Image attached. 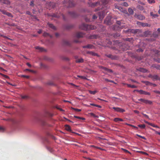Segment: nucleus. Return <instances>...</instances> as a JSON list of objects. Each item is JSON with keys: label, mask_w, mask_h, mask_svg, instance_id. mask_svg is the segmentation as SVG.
I'll list each match as a JSON object with an SVG mask.
<instances>
[{"label": "nucleus", "mask_w": 160, "mask_h": 160, "mask_svg": "<svg viewBox=\"0 0 160 160\" xmlns=\"http://www.w3.org/2000/svg\"><path fill=\"white\" fill-rule=\"evenodd\" d=\"M142 94L150 95V94L149 92H147L143 91Z\"/></svg>", "instance_id": "ea45409f"}, {"label": "nucleus", "mask_w": 160, "mask_h": 160, "mask_svg": "<svg viewBox=\"0 0 160 160\" xmlns=\"http://www.w3.org/2000/svg\"><path fill=\"white\" fill-rule=\"evenodd\" d=\"M25 71H29L31 72H32V73H35V71H34V70H30V69H26L25 70Z\"/></svg>", "instance_id": "79ce46f5"}, {"label": "nucleus", "mask_w": 160, "mask_h": 160, "mask_svg": "<svg viewBox=\"0 0 160 160\" xmlns=\"http://www.w3.org/2000/svg\"><path fill=\"white\" fill-rule=\"evenodd\" d=\"M124 85H126L127 86V87L128 88H131V84H126V83H123V84Z\"/></svg>", "instance_id": "4d7b16f0"}, {"label": "nucleus", "mask_w": 160, "mask_h": 160, "mask_svg": "<svg viewBox=\"0 0 160 160\" xmlns=\"http://www.w3.org/2000/svg\"><path fill=\"white\" fill-rule=\"evenodd\" d=\"M154 52H155V53L158 55H160V51H159L158 50H155Z\"/></svg>", "instance_id": "e433bc0d"}, {"label": "nucleus", "mask_w": 160, "mask_h": 160, "mask_svg": "<svg viewBox=\"0 0 160 160\" xmlns=\"http://www.w3.org/2000/svg\"><path fill=\"white\" fill-rule=\"evenodd\" d=\"M148 124L154 127V126H155V124H153V123H148Z\"/></svg>", "instance_id": "6e6d98bb"}, {"label": "nucleus", "mask_w": 160, "mask_h": 160, "mask_svg": "<svg viewBox=\"0 0 160 160\" xmlns=\"http://www.w3.org/2000/svg\"><path fill=\"white\" fill-rule=\"evenodd\" d=\"M150 15L153 18H155L156 17H158V15L157 14H153L152 12H151L150 13Z\"/></svg>", "instance_id": "c756f323"}, {"label": "nucleus", "mask_w": 160, "mask_h": 160, "mask_svg": "<svg viewBox=\"0 0 160 160\" xmlns=\"http://www.w3.org/2000/svg\"><path fill=\"white\" fill-rule=\"evenodd\" d=\"M152 79L153 80H157L159 79V78L158 76L157 75H153Z\"/></svg>", "instance_id": "a878e982"}, {"label": "nucleus", "mask_w": 160, "mask_h": 160, "mask_svg": "<svg viewBox=\"0 0 160 160\" xmlns=\"http://www.w3.org/2000/svg\"><path fill=\"white\" fill-rule=\"evenodd\" d=\"M90 114L91 115V116H93L94 117L97 118H98V116L96 115L95 114H94L93 113H92V112L90 113Z\"/></svg>", "instance_id": "4c0bfd02"}, {"label": "nucleus", "mask_w": 160, "mask_h": 160, "mask_svg": "<svg viewBox=\"0 0 160 160\" xmlns=\"http://www.w3.org/2000/svg\"><path fill=\"white\" fill-rule=\"evenodd\" d=\"M84 34L81 32H77L76 33V36L77 38H80L83 37Z\"/></svg>", "instance_id": "1a4fd4ad"}, {"label": "nucleus", "mask_w": 160, "mask_h": 160, "mask_svg": "<svg viewBox=\"0 0 160 160\" xmlns=\"http://www.w3.org/2000/svg\"><path fill=\"white\" fill-rule=\"evenodd\" d=\"M72 108V109L74 110L76 112H79L81 111V110L80 109L75 108Z\"/></svg>", "instance_id": "58836bf2"}, {"label": "nucleus", "mask_w": 160, "mask_h": 160, "mask_svg": "<svg viewBox=\"0 0 160 160\" xmlns=\"http://www.w3.org/2000/svg\"><path fill=\"white\" fill-rule=\"evenodd\" d=\"M145 100V99H143L142 98H140V99H138V100L139 101H141V102L143 103Z\"/></svg>", "instance_id": "8fccbe9b"}, {"label": "nucleus", "mask_w": 160, "mask_h": 160, "mask_svg": "<svg viewBox=\"0 0 160 160\" xmlns=\"http://www.w3.org/2000/svg\"><path fill=\"white\" fill-rule=\"evenodd\" d=\"M100 4V2H97L95 3H92V5H91V7H95L96 6H97L98 5H99Z\"/></svg>", "instance_id": "5701e85b"}, {"label": "nucleus", "mask_w": 160, "mask_h": 160, "mask_svg": "<svg viewBox=\"0 0 160 160\" xmlns=\"http://www.w3.org/2000/svg\"><path fill=\"white\" fill-rule=\"evenodd\" d=\"M48 24L50 28H52L54 30H56V27L52 24L48 23Z\"/></svg>", "instance_id": "4be33fe9"}, {"label": "nucleus", "mask_w": 160, "mask_h": 160, "mask_svg": "<svg viewBox=\"0 0 160 160\" xmlns=\"http://www.w3.org/2000/svg\"><path fill=\"white\" fill-rule=\"evenodd\" d=\"M128 11L130 14H133L134 11L133 10L130 8H129L128 9Z\"/></svg>", "instance_id": "cd10ccee"}, {"label": "nucleus", "mask_w": 160, "mask_h": 160, "mask_svg": "<svg viewBox=\"0 0 160 160\" xmlns=\"http://www.w3.org/2000/svg\"><path fill=\"white\" fill-rule=\"evenodd\" d=\"M138 126L142 129L146 127L145 124H139L138 125Z\"/></svg>", "instance_id": "bb28decb"}, {"label": "nucleus", "mask_w": 160, "mask_h": 160, "mask_svg": "<svg viewBox=\"0 0 160 160\" xmlns=\"http://www.w3.org/2000/svg\"><path fill=\"white\" fill-rule=\"evenodd\" d=\"M131 88H137V86L134 85H131Z\"/></svg>", "instance_id": "603ef678"}, {"label": "nucleus", "mask_w": 160, "mask_h": 160, "mask_svg": "<svg viewBox=\"0 0 160 160\" xmlns=\"http://www.w3.org/2000/svg\"><path fill=\"white\" fill-rule=\"evenodd\" d=\"M138 30L133 29H128L127 30L123 31L125 32H130L133 33H136L137 32Z\"/></svg>", "instance_id": "7ed1b4c3"}, {"label": "nucleus", "mask_w": 160, "mask_h": 160, "mask_svg": "<svg viewBox=\"0 0 160 160\" xmlns=\"http://www.w3.org/2000/svg\"><path fill=\"white\" fill-rule=\"evenodd\" d=\"M47 84L48 85H52L53 84V82H48Z\"/></svg>", "instance_id": "e2e57ef3"}, {"label": "nucleus", "mask_w": 160, "mask_h": 160, "mask_svg": "<svg viewBox=\"0 0 160 160\" xmlns=\"http://www.w3.org/2000/svg\"><path fill=\"white\" fill-rule=\"evenodd\" d=\"M30 5L31 6H34V2L33 1H31Z\"/></svg>", "instance_id": "09e8293b"}, {"label": "nucleus", "mask_w": 160, "mask_h": 160, "mask_svg": "<svg viewBox=\"0 0 160 160\" xmlns=\"http://www.w3.org/2000/svg\"><path fill=\"white\" fill-rule=\"evenodd\" d=\"M108 72H112V71L111 69H109L108 68V70L107 71Z\"/></svg>", "instance_id": "13d9d810"}, {"label": "nucleus", "mask_w": 160, "mask_h": 160, "mask_svg": "<svg viewBox=\"0 0 160 160\" xmlns=\"http://www.w3.org/2000/svg\"><path fill=\"white\" fill-rule=\"evenodd\" d=\"M154 92L156 93H158L160 95V91H159L155 90L154 91Z\"/></svg>", "instance_id": "864d4df0"}, {"label": "nucleus", "mask_w": 160, "mask_h": 160, "mask_svg": "<svg viewBox=\"0 0 160 160\" xmlns=\"http://www.w3.org/2000/svg\"><path fill=\"white\" fill-rule=\"evenodd\" d=\"M68 13L72 17H75L76 16V14L73 12H69Z\"/></svg>", "instance_id": "b1692460"}, {"label": "nucleus", "mask_w": 160, "mask_h": 160, "mask_svg": "<svg viewBox=\"0 0 160 160\" xmlns=\"http://www.w3.org/2000/svg\"><path fill=\"white\" fill-rule=\"evenodd\" d=\"M137 51L138 52H142L143 51V50L141 48H139L138 50H137Z\"/></svg>", "instance_id": "3c124183"}, {"label": "nucleus", "mask_w": 160, "mask_h": 160, "mask_svg": "<svg viewBox=\"0 0 160 160\" xmlns=\"http://www.w3.org/2000/svg\"><path fill=\"white\" fill-rule=\"evenodd\" d=\"M105 12H104L102 11L98 12V14L99 17V18L101 20H102L104 18L105 15Z\"/></svg>", "instance_id": "20e7f679"}, {"label": "nucleus", "mask_w": 160, "mask_h": 160, "mask_svg": "<svg viewBox=\"0 0 160 160\" xmlns=\"http://www.w3.org/2000/svg\"><path fill=\"white\" fill-rule=\"evenodd\" d=\"M0 3L7 5L9 4L10 3L8 0H0Z\"/></svg>", "instance_id": "9b49d317"}, {"label": "nucleus", "mask_w": 160, "mask_h": 160, "mask_svg": "<svg viewBox=\"0 0 160 160\" xmlns=\"http://www.w3.org/2000/svg\"><path fill=\"white\" fill-rule=\"evenodd\" d=\"M0 12H2V13L4 14H5V15H6V13L7 12L5 10H1V9H0Z\"/></svg>", "instance_id": "37998d69"}, {"label": "nucleus", "mask_w": 160, "mask_h": 160, "mask_svg": "<svg viewBox=\"0 0 160 160\" xmlns=\"http://www.w3.org/2000/svg\"><path fill=\"white\" fill-rule=\"evenodd\" d=\"M20 77L22 78H29V76H27L25 75H21Z\"/></svg>", "instance_id": "c03bdc74"}, {"label": "nucleus", "mask_w": 160, "mask_h": 160, "mask_svg": "<svg viewBox=\"0 0 160 160\" xmlns=\"http://www.w3.org/2000/svg\"><path fill=\"white\" fill-rule=\"evenodd\" d=\"M42 124L43 125H46V122L45 121H42Z\"/></svg>", "instance_id": "052dcab7"}, {"label": "nucleus", "mask_w": 160, "mask_h": 160, "mask_svg": "<svg viewBox=\"0 0 160 160\" xmlns=\"http://www.w3.org/2000/svg\"><path fill=\"white\" fill-rule=\"evenodd\" d=\"M77 77L79 78L82 79H87L85 77L83 76L78 75Z\"/></svg>", "instance_id": "c9c22d12"}, {"label": "nucleus", "mask_w": 160, "mask_h": 160, "mask_svg": "<svg viewBox=\"0 0 160 160\" xmlns=\"http://www.w3.org/2000/svg\"><path fill=\"white\" fill-rule=\"evenodd\" d=\"M110 0H101V2L104 5H107L109 2Z\"/></svg>", "instance_id": "2eb2a0df"}, {"label": "nucleus", "mask_w": 160, "mask_h": 160, "mask_svg": "<svg viewBox=\"0 0 160 160\" xmlns=\"http://www.w3.org/2000/svg\"><path fill=\"white\" fill-rule=\"evenodd\" d=\"M74 117L76 118L81 119H82V120H85V119L84 118L78 117V116H74Z\"/></svg>", "instance_id": "473e14b6"}, {"label": "nucleus", "mask_w": 160, "mask_h": 160, "mask_svg": "<svg viewBox=\"0 0 160 160\" xmlns=\"http://www.w3.org/2000/svg\"><path fill=\"white\" fill-rule=\"evenodd\" d=\"M102 69L103 70L105 71H107L108 70V68H106L104 67V68H103V69Z\"/></svg>", "instance_id": "69168bd1"}, {"label": "nucleus", "mask_w": 160, "mask_h": 160, "mask_svg": "<svg viewBox=\"0 0 160 160\" xmlns=\"http://www.w3.org/2000/svg\"><path fill=\"white\" fill-rule=\"evenodd\" d=\"M35 48L36 49L38 50L39 51L41 52H45L46 51V50L44 48L39 46L36 47H35Z\"/></svg>", "instance_id": "9d476101"}, {"label": "nucleus", "mask_w": 160, "mask_h": 160, "mask_svg": "<svg viewBox=\"0 0 160 160\" xmlns=\"http://www.w3.org/2000/svg\"><path fill=\"white\" fill-rule=\"evenodd\" d=\"M56 108H57L59 110H60V111H64V110H63L62 109V108H58V107H57Z\"/></svg>", "instance_id": "680f3d73"}, {"label": "nucleus", "mask_w": 160, "mask_h": 160, "mask_svg": "<svg viewBox=\"0 0 160 160\" xmlns=\"http://www.w3.org/2000/svg\"><path fill=\"white\" fill-rule=\"evenodd\" d=\"M26 13H27V14L28 15H31V12L29 11H27L26 12Z\"/></svg>", "instance_id": "774afa93"}, {"label": "nucleus", "mask_w": 160, "mask_h": 160, "mask_svg": "<svg viewBox=\"0 0 160 160\" xmlns=\"http://www.w3.org/2000/svg\"><path fill=\"white\" fill-rule=\"evenodd\" d=\"M63 44L66 46H70V42L67 40H64L63 42Z\"/></svg>", "instance_id": "f3484780"}, {"label": "nucleus", "mask_w": 160, "mask_h": 160, "mask_svg": "<svg viewBox=\"0 0 160 160\" xmlns=\"http://www.w3.org/2000/svg\"><path fill=\"white\" fill-rule=\"evenodd\" d=\"M137 18L141 20H144L145 18V17L142 15H139L137 16Z\"/></svg>", "instance_id": "4468645a"}, {"label": "nucleus", "mask_w": 160, "mask_h": 160, "mask_svg": "<svg viewBox=\"0 0 160 160\" xmlns=\"http://www.w3.org/2000/svg\"><path fill=\"white\" fill-rule=\"evenodd\" d=\"M27 65H28V67H31V65L28 62H27L26 63Z\"/></svg>", "instance_id": "0e129e2a"}, {"label": "nucleus", "mask_w": 160, "mask_h": 160, "mask_svg": "<svg viewBox=\"0 0 160 160\" xmlns=\"http://www.w3.org/2000/svg\"><path fill=\"white\" fill-rule=\"evenodd\" d=\"M65 129L68 131H71V128L70 126L68 125H65Z\"/></svg>", "instance_id": "a211bd4d"}, {"label": "nucleus", "mask_w": 160, "mask_h": 160, "mask_svg": "<svg viewBox=\"0 0 160 160\" xmlns=\"http://www.w3.org/2000/svg\"><path fill=\"white\" fill-rule=\"evenodd\" d=\"M143 91L142 90H137V92L139 93L140 94H142Z\"/></svg>", "instance_id": "a18cd8bd"}, {"label": "nucleus", "mask_w": 160, "mask_h": 160, "mask_svg": "<svg viewBox=\"0 0 160 160\" xmlns=\"http://www.w3.org/2000/svg\"><path fill=\"white\" fill-rule=\"evenodd\" d=\"M115 7L116 8L118 9H119L120 11L122 12H123L125 13H127V10H126L125 9H123L122 7H119L118 6H115Z\"/></svg>", "instance_id": "423d86ee"}, {"label": "nucleus", "mask_w": 160, "mask_h": 160, "mask_svg": "<svg viewBox=\"0 0 160 160\" xmlns=\"http://www.w3.org/2000/svg\"><path fill=\"white\" fill-rule=\"evenodd\" d=\"M111 17L110 16H108L104 21L105 23L107 24H110L111 23Z\"/></svg>", "instance_id": "39448f33"}, {"label": "nucleus", "mask_w": 160, "mask_h": 160, "mask_svg": "<svg viewBox=\"0 0 160 160\" xmlns=\"http://www.w3.org/2000/svg\"><path fill=\"white\" fill-rule=\"evenodd\" d=\"M83 62V59L82 58L78 59L76 60V62L77 63L82 62Z\"/></svg>", "instance_id": "412c9836"}, {"label": "nucleus", "mask_w": 160, "mask_h": 160, "mask_svg": "<svg viewBox=\"0 0 160 160\" xmlns=\"http://www.w3.org/2000/svg\"><path fill=\"white\" fill-rule=\"evenodd\" d=\"M79 28L81 29L86 31L93 30L96 28V27L93 25H88L84 23H82L80 26Z\"/></svg>", "instance_id": "f257e3e1"}, {"label": "nucleus", "mask_w": 160, "mask_h": 160, "mask_svg": "<svg viewBox=\"0 0 160 160\" xmlns=\"http://www.w3.org/2000/svg\"><path fill=\"white\" fill-rule=\"evenodd\" d=\"M87 53L92 55V56H97L99 57L97 53L93 52H88Z\"/></svg>", "instance_id": "ddd939ff"}, {"label": "nucleus", "mask_w": 160, "mask_h": 160, "mask_svg": "<svg viewBox=\"0 0 160 160\" xmlns=\"http://www.w3.org/2000/svg\"><path fill=\"white\" fill-rule=\"evenodd\" d=\"M137 8L141 11H142L143 10H144L143 7L140 5H138L137 6Z\"/></svg>", "instance_id": "6ab92c4d"}, {"label": "nucleus", "mask_w": 160, "mask_h": 160, "mask_svg": "<svg viewBox=\"0 0 160 160\" xmlns=\"http://www.w3.org/2000/svg\"><path fill=\"white\" fill-rule=\"evenodd\" d=\"M116 23L117 24L119 25H120L121 23V21H117Z\"/></svg>", "instance_id": "5fc2aeb1"}, {"label": "nucleus", "mask_w": 160, "mask_h": 160, "mask_svg": "<svg viewBox=\"0 0 160 160\" xmlns=\"http://www.w3.org/2000/svg\"><path fill=\"white\" fill-rule=\"evenodd\" d=\"M5 130V128L1 126H0V132H3Z\"/></svg>", "instance_id": "a19ab883"}, {"label": "nucleus", "mask_w": 160, "mask_h": 160, "mask_svg": "<svg viewBox=\"0 0 160 160\" xmlns=\"http://www.w3.org/2000/svg\"><path fill=\"white\" fill-rule=\"evenodd\" d=\"M112 109H113L115 111L119 112H123L125 111L124 109L119 107H113L112 108Z\"/></svg>", "instance_id": "f03ea898"}, {"label": "nucleus", "mask_w": 160, "mask_h": 160, "mask_svg": "<svg viewBox=\"0 0 160 160\" xmlns=\"http://www.w3.org/2000/svg\"><path fill=\"white\" fill-rule=\"evenodd\" d=\"M22 98L23 99H25L28 98V96H23L22 97Z\"/></svg>", "instance_id": "338daca9"}, {"label": "nucleus", "mask_w": 160, "mask_h": 160, "mask_svg": "<svg viewBox=\"0 0 160 160\" xmlns=\"http://www.w3.org/2000/svg\"><path fill=\"white\" fill-rule=\"evenodd\" d=\"M62 16L64 20H65V17L64 15L62 14H53L52 15V16L55 18H59Z\"/></svg>", "instance_id": "6e6552de"}, {"label": "nucleus", "mask_w": 160, "mask_h": 160, "mask_svg": "<svg viewBox=\"0 0 160 160\" xmlns=\"http://www.w3.org/2000/svg\"><path fill=\"white\" fill-rule=\"evenodd\" d=\"M114 121L116 122H118V121L122 122L123 121V120L121 118H115L114 119Z\"/></svg>", "instance_id": "aec40b11"}, {"label": "nucleus", "mask_w": 160, "mask_h": 160, "mask_svg": "<svg viewBox=\"0 0 160 160\" xmlns=\"http://www.w3.org/2000/svg\"><path fill=\"white\" fill-rule=\"evenodd\" d=\"M147 1L149 4L154 3L155 2V0H147Z\"/></svg>", "instance_id": "c85d7f7f"}, {"label": "nucleus", "mask_w": 160, "mask_h": 160, "mask_svg": "<svg viewBox=\"0 0 160 160\" xmlns=\"http://www.w3.org/2000/svg\"><path fill=\"white\" fill-rule=\"evenodd\" d=\"M137 136H138V137L144 139V140H146V138L144 137H143V136H142L140 135H139L138 134H137Z\"/></svg>", "instance_id": "49530a36"}, {"label": "nucleus", "mask_w": 160, "mask_h": 160, "mask_svg": "<svg viewBox=\"0 0 160 160\" xmlns=\"http://www.w3.org/2000/svg\"><path fill=\"white\" fill-rule=\"evenodd\" d=\"M108 57L112 59H116L117 57L115 56H113L111 54H108L106 55Z\"/></svg>", "instance_id": "f8f14e48"}, {"label": "nucleus", "mask_w": 160, "mask_h": 160, "mask_svg": "<svg viewBox=\"0 0 160 160\" xmlns=\"http://www.w3.org/2000/svg\"><path fill=\"white\" fill-rule=\"evenodd\" d=\"M143 103L146 104L151 105L152 103V102L151 101L145 99Z\"/></svg>", "instance_id": "dca6fc26"}, {"label": "nucleus", "mask_w": 160, "mask_h": 160, "mask_svg": "<svg viewBox=\"0 0 160 160\" xmlns=\"http://www.w3.org/2000/svg\"><path fill=\"white\" fill-rule=\"evenodd\" d=\"M6 15L9 17L11 18L13 17V16L12 15V14L9 12H7Z\"/></svg>", "instance_id": "f704fd0d"}, {"label": "nucleus", "mask_w": 160, "mask_h": 160, "mask_svg": "<svg viewBox=\"0 0 160 160\" xmlns=\"http://www.w3.org/2000/svg\"><path fill=\"white\" fill-rule=\"evenodd\" d=\"M139 70L140 71L142 72H147V70L146 69L144 68H140Z\"/></svg>", "instance_id": "2f4dec72"}, {"label": "nucleus", "mask_w": 160, "mask_h": 160, "mask_svg": "<svg viewBox=\"0 0 160 160\" xmlns=\"http://www.w3.org/2000/svg\"><path fill=\"white\" fill-rule=\"evenodd\" d=\"M122 5L126 7H127L128 6V4L126 2H123L122 3Z\"/></svg>", "instance_id": "72a5a7b5"}, {"label": "nucleus", "mask_w": 160, "mask_h": 160, "mask_svg": "<svg viewBox=\"0 0 160 160\" xmlns=\"http://www.w3.org/2000/svg\"><path fill=\"white\" fill-rule=\"evenodd\" d=\"M92 18L93 19H96L97 18V16L96 15L94 14L92 16Z\"/></svg>", "instance_id": "de8ad7c7"}, {"label": "nucleus", "mask_w": 160, "mask_h": 160, "mask_svg": "<svg viewBox=\"0 0 160 160\" xmlns=\"http://www.w3.org/2000/svg\"><path fill=\"white\" fill-rule=\"evenodd\" d=\"M140 23L139 24L141 25L142 27H146L148 26V24L147 23H144L143 22H139Z\"/></svg>", "instance_id": "393cba45"}, {"label": "nucleus", "mask_w": 160, "mask_h": 160, "mask_svg": "<svg viewBox=\"0 0 160 160\" xmlns=\"http://www.w3.org/2000/svg\"><path fill=\"white\" fill-rule=\"evenodd\" d=\"M89 92L91 94L94 95L96 92H97V91H92L89 90Z\"/></svg>", "instance_id": "7c9ffc66"}, {"label": "nucleus", "mask_w": 160, "mask_h": 160, "mask_svg": "<svg viewBox=\"0 0 160 160\" xmlns=\"http://www.w3.org/2000/svg\"><path fill=\"white\" fill-rule=\"evenodd\" d=\"M125 152H127V153H129V152L127 150L124 149H122Z\"/></svg>", "instance_id": "bf43d9fd"}, {"label": "nucleus", "mask_w": 160, "mask_h": 160, "mask_svg": "<svg viewBox=\"0 0 160 160\" xmlns=\"http://www.w3.org/2000/svg\"><path fill=\"white\" fill-rule=\"evenodd\" d=\"M82 47L83 48H87L91 49H94L95 48L94 46L91 44H89L87 45L83 46Z\"/></svg>", "instance_id": "0eeeda50"}]
</instances>
